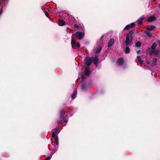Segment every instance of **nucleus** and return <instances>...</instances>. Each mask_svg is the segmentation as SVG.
<instances>
[{
    "label": "nucleus",
    "mask_w": 160,
    "mask_h": 160,
    "mask_svg": "<svg viewBox=\"0 0 160 160\" xmlns=\"http://www.w3.org/2000/svg\"><path fill=\"white\" fill-rule=\"evenodd\" d=\"M130 34V32H129L127 35V37L125 41V43L126 45L127 46L124 51V52L126 53H128L129 52L130 49L128 46L130 44V38L129 37V34Z\"/></svg>",
    "instance_id": "nucleus-1"
},
{
    "label": "nucleus",
    "mask_w": 160,
    "mask_h": 160,
    "mask_svg": "<svg viewBox=\"0 0 160 160\" xmlns=\"http://www.w3.org/2000/svg\"><path fill=\"white\" fill-rule=\"evenodd\" d=\"M75 35L76 37L79 40H81L82 39L85 35L84 32H81L80 31L76 32L75 33Z\"/></svg>",
    "instance_id": "nucleus-2"
},
{
    "label": "nucleus",
    "mask_w": 160,
    "mask_h": 160,
    "mask_svg": "<svg viewBox=\"0 0 160 160\" xmlns=\"http://www.w3.org/2000/svg\"><path fill=\"white\" fill-rule=\"evenodd\" d=\"M92 62L91 58L89 57H86L85 59V67H89L90 65Z\"/></svg>",
    "instance_id": "nucleus-3"
},
{
    "label": "nucleus",
    "mask_w": 160,
    "mask_h": 160,
    "mask_svg": "<svg viewBox=\"0 0 160 160\" xmlns=\"http://www.w3.org/2000/svg\"><path fill=\"white\" fill-rule=\"evenodd\" d=\"M67 21L70 24H72L76 22V20L74 18L71 16H68L67 18Z\"/></svg>",
    "instance_id": "nucleus-4"
},
{
    "label": "nucleus",
    "mask_w": 160,
    "mask_h": 160,
    "mask_svg": "<svg viewBox=\"0 0 160 160\" xmlns=\"http://www.w3.org/2000/svg\"><path fill=\"white\" fill-rule=\"evenodd\" d=\"M71 44L72 47L73 46L79 48L80 46V45L79 42H76L72 39L71 42Z\"/></svg>",
    "instance_id": "nucleus-5"
},
{
    "label": "nucleus",
    "mask_w": 160,
    "mask_h": 160,
    "mask_svg": "<svg viewBox=\"0 0 160 160\" xmlns=\"http://www.w3.org/2000/svg\"><path fill=\"white\" fill-rule=\"evenodd\" d=\"M65 111L64 109L61 110L60 112V119L62 121L64 119V116L65 114Z\"/></svg>",
    "instance_id": "nucleus-6"
},
{
    "label": "nucleus",
    "mask_w": 160,
    "mask_h": 160,
    "mask_svg": "<svg viewBox=\"0 0 160 160\" xmlns=\"http://www.w3.org/2000/svg\"><path fill=\"white\" fill-rule=\"evenodd\" d=\"M91 73L89 68V67H85V75H89Z\"/></svg>",
    "instance_id": "nucleus-7"
},
{
    "label": "nucleus",
    "mask_w": 160,
    "mask_h": 160,
    "mask_svg": "<svg viewBox=\"0 0 160 160\" xmlns=\"http://www.w3.org/2000/svg\"><path fill=\"white\" fill-rule=\"evenodd\" d=\"M123 59L122 58H120L118 59L117 62V64L119 66L122 65L123 64Z\"/></svg>",
    "instance_id": "nucleus-8"
},
{
    "label": "nucleus",
    "mask_w": 160,
    "mask_h": 160,
    "mask_svg": "<svg viewBox=\"0 0 160 160\" xmlns=\"http://www.w3.org/2000/svg\"><path fill=\"white\" fill-rule=\"evenodd\" d=\"M144 17L141 16L140 18L138 19L136 22V24H138V25H141L142 23V21L144 19Z\"/></svg>",
    "instance_id": "nucleus-9"
},
{
    "label": "nucleus",
    "mask_w": 160,
    "mask_h": 160,
    "mask_svg": "<svg viewBox=\"0 0 160 160\" xmlns=\"http://www.w3.org/2000/svg\"><path fill=\"white\" fill-rule=\"evenodd\" d=\"M157 60L156 58H153L151 65L152 67H154L156 65L157 63Z\"/></svg>",
    "instance_id": "nucleus-10"
},
{
    "label": "nucleus",
    "mask_w": 160,
    "mask_h": 160,
    "mask_svg": "<svg viewBox=\"0 0 160 160\" xmlns=\"http://www.w3.org/2000/svg\"><path fill=\"white\" fill-rule=\"evenodd\" d=\"M89 88L85 84H82L81 86V89L82 90H85Z\"/></svg>",
    "instance_id": "nucleus-11"
},
{
    "label": "nucleus",
    "mask_w": 160,
    "mask_h": 160,
    "mask_svg": "<svg viewBox=\"0 0 160 160\" xmlns=\"http://www.w3.org/2000/svg\"><path fill=\"white\" fill-rule=\"evenodd\" d=\"M114 41V40L113 38L111 39L108 43V46L111 47Z\"/></svg>",
    "instance_id": "nucleus-12"
},
{
    "label": "nucleus",
    "mask_w": 160,
    "mask_h": 160,
    "mask_svg": "<svg viewBox=\"0 0 160 160\" xmlns=\"http://www.w3.org/2000/svg\"><path fill=\"white\" fill-rule=\"evenodd\" d=\"M77 94V90L76 89L74 90L72 94L71 95V97L72 99H74L76 97Z\"/></svg>",
    "instance_id": "nucleus-13"
},
{
    "label": "nucleus",
    "mask_w": 160,
    "mask_h": 160,
    "mask_svg": "<svg viewBox=\"0 0 160 160\" xmlns=\"http://www.w3.org/2000/svg\"><path fill=\"white\" fill-rule=\"evenodd\" d=\"M155 20V18L153 16H152L149 17L148 20V22H152Z\"/></svg>",
    "instance_id": "nucleus-14"
},
{
    "label": "nucleus",
    "mask_w": 160,
    "mask_h": 160,
    "mask_svg": "<svg viewBox=\"0 0 160 160\" xmlns=\"http://www.w3.org/2000/svg\"><path fill=\"white\" fill-rule=\"evenodd\" d=\"M59 25L61 26H63L65 25V22L62 20H60L59 21Z\"/></svg>",
    "instance_id": "nucleus-15"
},
{
    "label": "nucleus",
    "mask_w": 160,
    "mask_h": 160,
    "mask_svg": "<svg viewBox=\"0 0 160 160\" xmlns=\"http://www.w3.org/2000/svg\"><path fill=\"white\" fill-rule=\"evenodd\" d=\"M155 27L152 25L150 27L147 28V29L148 31H151L154 29Z\"/></svg>",
    "instance_id": "nucleus-16"
},
{
    "label": "nucleus",
    "mask_w": 160,
    "mask_h": 160,
    "mask_svg": "<svg viewBox=\"0 0 160 160\" xmlns=\"http://www.w3.org/2000/svg\"><path fill=\"white\" fill-rule=\"evenodd\" d=\"M149 53L150 55H151L153 54H154L155 49H149Z\"/></svg>",
    "instance_id": "nucleus-17"
},
{
    "label": "nucleus",
    "mask_w": 160,
    "mask_h": 160,
    "mask_svg": "<svg viewBox=\"0 0 160 160\" xmlns=\"http://www.w3.org/2000/svg\"><path fill=\"white\" fill-rule=\"evenodd\" d=\"M92 58V62L95 61L97 60H98V56H96L94 57H92V58Z\"/></svg>",
    "instance_id": "nucleus-18"
},
{
    "label": "nucleus",
    "mask_w": 160,
    "mask_h": 160,
    "mask_svg": "<svg viewBox=\"0 0 160 160\" xmlns=\"http://www.w3.org/2000/svg\"><path fill=\"white\" fill-rule=\"evenodd\" d=\"M137 58L140 63H143V61L141 59V57L139 56H138L137 57Z\"/></svg>",
    "instance_id": "nucleus-19"
},
{
    "label": "nucleus",
    "mask_w": 160,
    "mask_h": 160,
    "mask_svg": "<svg viewBox=\"0 0 160 160\" xmlns=\"http://www.w3.org/2000/svg\"><path fill=\"white\" fill-rule=\"evenodd\" d=\"M160 52V51L159 50H155L154 54L157 56L159 55Z\"/></svg>",
    "instance_id": "nucleus-20"
},
{
    "label": "nucleus",
    "mask_w": 160,
    "mask_h": 160,
    "mask_svg": "<svg viewBox=\"0 0 160 160\" xmlns=\"http://www.w3.org/2000/svg\"><path fill=\"white\" fill-rule=\"evenodd\" d=\"M102 48L101 47L98 48L95 52L96 53H99L101 51Z\"/></svg>",
    "instance_id": "nucleus-21"
},
{
    "label": "nucleus",
    "mask_w": 160,
    "mask_h": 160,
    "mask_svg": "<svg viewBox=\"0 0 160 160\" xmlns=\"http://www.w3.org/2000/svg\"><path fill=\"white\" fill-rule=\"evenodd\" d=\"M157 46L156 43L155 42L153 43L151 46V49H155Z\"/></svg>",
    "instance_id": "nucleus-22"
},
{
    "label": "nucleus",
    "mask_w": 160,
    "mask_h": 160,
    "mask_svg": "<svg viewBox=\"0 0 160 160\" xmlns=\"http://www.w3.org/2000/svg\"><path fill=\"white\" fill-rule=\"evenodd\" d=\"M141 43L139 42H137L135 44L136 46L137 47H138L140 46L141 45Z\"/></svg>",
    "instance_id": "nucleus-23"
},
{
    "label": "nucleus",
    "mask_w": 160,
    "mask_h": 160,
    "mask_svg": "<svg viewBox=\"0 0 160 160\" xmlns=\"http://www.w3.org/2000/svg\"><path fill=\"white\" fill-rule=\"evenodd\" d=\"M130 28V24H128L127 26H125V27L123 29L124 30H127L129 29Z\"/></svg>",
    "instance_id": "nucleus-24"
},
{
    "label": "nucleus",
    "mask_w": 160,
    "mask_h": 160,
    "mask_svg": "<svg viewBox=\"0 0 160 160\" xmlns=\"http://www.w3.org/2000/svg\"><path fill=\"white\" fill-rule=\"evenodd\" d=\"M146 34L150 38L152 37V34L150 32H146Z\"/></svg>",
    "instance_id": "nucleus-25"
},
{
    "label": "nucleus",
    "mask_w": 160,
    "mask_h": 160,
    "mask_svg": "<svg viewBox=\"0 0 160 160\" xmlns=\"http://www.w3.org/2000/svg\"><path fill=\"white\" fill-rule=\"evenodd\" d=\"M43 12H44V13L45 14L46 16L47 17L49 18V15L48 13L46 11H45L44 10H43Z\"/></svg>",
    "instance_id": "nucleus-26"
},
{
    "label": "nucleus",
    "mask_w": 160,
    "mask_h": 160,
    "mask_svg": "<svg viewBox=\"0 0 160 160\" xmlns=\"http://www.w3.org/2000/svg\"><path fill=\"white\" fill-rule=\"evenodd\" d=\"M135 26V24L134 23H131V28H133Z\"/></svg>",
    "instance_id": "nucleus-27"
},
{
    "label": "nucleus",
    "mask_w": 160,
    "mask_h": 160,
    "mask_svg": "<svg viewBox=\"0 0 160 160\" xmlns=\"http://www.w3.org/2000/svg\"><path fill=\"white\" fill-rule=\"evenodd\" d=\"M55 132H53L52 133V136L53 138H55Z\"/></svg>",
    "instance_id": "nucleus-28"
},
{
    "label": "nucleus",
    "mask_w": 160,
    "mask_h": 160,
    "mask_svg": "<svg viewBox=\"0 0 160 160\" xmlns=\"http://www.w3.org/2000/svg\"><path fill=\"white\" fill-rule=\"evenodd\" d=\"M62 121L61 119L60 120H58L57 122V125L59 124Z\"/></svg>",
    "instance_id": "nucleus-29"
},
{
    "label": "nucleus",
    "mask_w": 160,
    "mask_h": 160,
    "mask_svg": "<svg viewBox=\"0 0 160 160\" xmlns=\"http://www.w3.org/2000/svg\"><path fill=\"white\" fill-rule=\"evenodd\" d=\"M51 158V156H49L47 157L45 160H50Z\"/></svg>",
    "instance_id": "nucleus-30"
},
{
    "label": "nucleus",
    "mask_w": 160,
    "mask_h": 160,
    "mask_svg": "<svg viewBox=\"0 0 160 160\" xmlns=\"http://www.w3.org/2000/svg\"><path fill=\"white\" fill-rule=\"evenodd\" d=\"M84 77H85V76L84 75H81V79L82 80V81L84 79V78H85Z\"/></svg>",
    "instance_id": "nucleus-31"
},
{
    "label": "nucleus",
    "mask_w": 160,
    "mask_h": 160,
    "mask_svg": "<svg viewBox=\"0 0 160 160\" xmlns=\"http://www.w3.org/2000/svg\"><path fill=\"white\" fill-rule=\"evenodd\" d=\"M60 132V130H58V129H56L55 130V133H57V134H58Z\"/></svg>",
    "instance_id": "nucleus-32"
},
{
    "label": "nucleus",
    "mask_w": 160,
    "mask_h": 160,
    "mask_svg": "<svg viewBox=\"0 0 160 160\" xmlns=\"http://www.w3.org/2000/svg\"><path fill=\"white\" fill-rule=\"evenodd\" d=\"M74 26L75 28H79V26L77 24H74Z\"/></svg>",
    "instance_id": "nucleus-33"
},
{
    "label": "nucleus",
    "mask_w": 160,
    "mask_h": 160,
    "mask_svg": "<svg viewBox=\"0 0 160 160\" xmlns=\"http://www.w3.org/2000/svg\"><path fill=\"white\" fill-rule=\"evenodd\" d=\"M55 142H59V140L58 137H57V138H55Z\"/></svg>",
    "instance_id": "nucleus-34"
},
{
    "label": "nucleus",
    "mask_w": 160,
    "mask_h": 160,
    "mask_svg": "<svg viewBox=\"0 0 160 160\" xmlns=\"http://www.w3.org/2000/svg\"><path fill=\"white\" fill-rule=\"evenodd\" d=\"M2 10H3V9L2 8L1 9V10L0 11V15H1V14L2 13Z\"/></svg>",
    "instance_id": "nucleus-35"
},
{
    "label": "nucleus",
    "mask_w": 160,
    "mask_h": 160,
    "mask_svg": "<svg viewBox=\"0 0 160 160\" xmlns=\"http://www.w3.org/2000/svg\"><path fill=\"white\" fill-rule=\"evenodd\" d=\"M68 119H65L64 120V122L65 123H67L68 122Z\"/></svg>",
    "instance_id": "nucleus-36"
},
{
    "label": "nucleus",
    "mask_w": 160,
    "mask_h": 160,
    "mask_svg": "<svg viewBox=\"0 0 160 160\" xmlns=\"http://www.w3.org/2000/svg\"><path fill=\"white\" fill-rule=\"evenodd\" d=\"M56 142V145L58 146L59 145V142L57 141V142Z\"/></svg>",
    "instance_id": "nucleus-37"
},
{
    "label": "nucleus",
    "mask_w": 160,
    "mask_h": 160,
    "mask_svg": "<svg viewBox=\"0 0 160 160\" xmlns=\"http://www.w3.org/2000/svg\"><path fill=\"white\" fill-rule=\"evenodd\" d=\"M140 52H141L140 50H138L137 51V52L138 54H139Z\"/></svg>",
    "instance_id": "nucleus-38"
},
{
    "label": "nucleus",
    "mask_w": 160,
    "mask_h": 160,
    "mask_svg": "<svg viewBox=\"0 0 160 160\" xmlns=\"http://www.w3.org/2000/svg\"><path fill=\"white\" fill-rule=\"evenodd\" d=\"M158 43L159 45L160 46V41L158 40Z\"/></svg>",
    "instance_id": "nucleus-39"
},
{
    "label": "nucleus",
    "mask_w": 160,
    "mask_h": 160,
    "mask_svg": "<svg viewBox=\"0 0 160 160\" xmlns=\"http://www.w3.org/2000/svg\"><path fill=\"white\" fill-rule=\"evenodd\" d=\"M102 38H103V36H102V37L101 38H100V40H102Z\"/></svg>",
    "instance_id": "nucleus-40"
},
{
    "label": "nucleus",
    "mask_w": 160,
    "mask_h": 160,
    "mask_svg": "<svg viewBox=\"0 0 160 160\" xmlns=\"http://www.w3.org/2000/svg\"><path fill=\"white\" fill-rule=\"evenodd\" d=\"M130 33H131V34H132L133 33V32L132 30H131Z\"/></svg>",
    "instance_id": "nucleus-41"
},
{
    "label": "nucleus",
    "mask_w": 160,
    "mask_h": 160,
    "mask_svg": "<svg viewBox=\"0 0 160 160\" xmlns=\"http://www.w3.org/2000/svg\"><path fill=\"white\" fill-rule=\"evenodd\" d=\"M158 7L160 8V3L158 4Z\"/></svg>",
    "instance_id": "nucleus-42"
},
{
    "label": "nucleus",
    "mask_w": 160,
    "mask_h": 160,
    "mask_svg": "<svg viewBox=\"0 0 160 160\" xmlns=\"http://www.w3.org/2000/svg\"><path fill=\"white\" fill-rule=\"evenodd\" d=\"M131 42H131H131H130L131 43Z\"/></svg>",
    "instance_id": "nucleus-43"
},
{
    "label": "nucleus",
    "mask_w": 160,
    "mask_h": 160,
    "mask_svg": "<svg viewBox=\"0 0 160 160\" xmlns=\"http://www.w3.org/2000/svg\"><path fill=\"white\" fill-rule=\"evenodd\" d=\"M1 3V0H0V3Z\"/></svg>",
    "instance_id": "nucleus-44"
},
{
    "label": "nucleus",
    "mask_w": 160,
    "mask_h": 160,
    "mask_svg": "<svg viewBox=\"0 0 160 160\" xmlns=\"http://www.w3.org/2000/svg\"><path fill=\"white\" fill-rule=\"evenodd\" d=\"M154 1H155L156 0H153Z\"/></svg>",
    "instance_id": "nucleus-45"
}]
</instances>
